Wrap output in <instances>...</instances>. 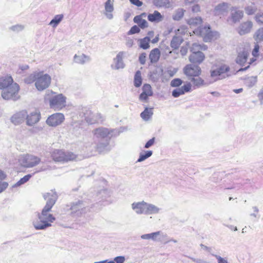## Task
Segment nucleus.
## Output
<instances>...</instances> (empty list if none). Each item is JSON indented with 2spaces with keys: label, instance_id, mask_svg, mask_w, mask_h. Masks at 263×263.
Returning a JSON list of instances; mask_svg holds the SVG:
<instances>
[{
  "label": "nucleus",
  "instance_id": "obj_56",
  "mask_svg": "<svg viewBox=\"0 0 263 263\" xmlns=\"http://www.w3.org/2000/svg\"><path fill=\"white\" fill-rule=\"evenodd\" d=\"M181 88L182 89V90L183 91V93L189 92L191 89V84L189 83L181 87Z\"/></svg>",
  "mask_w": 263,
  "mask_h": 263
},
{
  "label": "nucleus",
  "instance_id": "obj_9",
  "mask_svg": "<svg viewBox=\"0 0 263 263\" xmlns=\"http://www.w3.org/2000/svg\"><path fill=\"white\" fill-rule=\"evenodd\" d=\"M37 79L35 83L36 89L42 91L49 87L51 83V78L48 74H43V72H37Z\"/></svg>",
  "mask_w": 263,
  "mask_h": 263
},
{
  "label": "nucleus",
  "instance_id": "obj_37",
  "mask_svg": "<svg viewBox=\"0 0 263 263\" xmlns=\"http://www.w3.org/2000/svg\"><path fill=\"white\" fill-rule=\"evenodd\" d=\"M33 176V174H28L25 175L23 178H21L19 181H18L16 183H15L12 187H16L21 186L22 184H24L26 182H27Z\"/></svg>",
  "mask_w": 263,
  "mask_h": 263
},
{
  "label": "nucleus",
  "instance_id": "obj_42",
  "mask_svg": "<svg viewBox=\"0 0 263 263\" xmlns=\"http://www.w3.org/2000/svg\"><path fill=\"white\" fill-rule=\"evenodd\" d=\"M223 174L221 172H217L213 174L211 178V180L213 182L218 183L222 180Z\"/></svg>",
  "mask_w": 263,
  "mask_h": 263
},
{
  "label": "nucleus",
  "instance_id": "obj_64",
  "mask_svg": "<svg viewBox=\"0 0 263 263\" xmlns=\"http://www.w3.org/2000/svg\"><path fill=\"white\" fill-rule=\"evenodd\" d=\"M191 259L196 263H210L200 258H192Z\"/></svg>",
  "mask_w": 263,
  "mask_h": 263
},
{
  "label": "nucleus",
  "instance_id": "obj_45",
  "mask_svg": "<svg viewBox=\"0 0 263 263\" xmlns=\"http://www.w3.org/2000/svg\"><path fill=\"white\" fill-rule=\"evenodd\" d=\"M98 116H99V115L96 116L90 112V116H85V120L88 123L92 124L97 122V118Z\"/></svg>",
  "mask_w": 263,
  "mask_h": 263
},
{
  "label": "nucleus",
  "instance_id": "obj_32",
  "mask_svg": "<svg viewBox=\"0 0 263 263\" xmlns=\"http://www.w3.org/2000/svg\"><path fill=\"white\" fill-rule=\"evenodd\" d=\"M153 4L158 8L171 7L170 0H153Z\"/></svg>",
  "mask_w": 263,
  "mask_h": 263
},
{
  "label": "nucleus",
  "instance_id": "obj_52",
  "mask_svg": "<svg viewBox=\"0 0 263 263\" xmlns=\"http://www.w3.org/2000/svg\"><path fill=\"white\" fill-rule=\"evenodd\" d=\"M183 94H184L183 91L181 87L176 88L172 91V96L175 98H177Z\"/></svg>",
  "mask_w": 263,
  "mask_h": 263
},
{
  "label": "nucleus",
  "instance_id": "obj_34",
  "mask_svg": "<svg viewBox=\"0 0 263 263\" xmlns=\"http://www.w3.org/2000/svg\"><path fill=\"white\" fill-rule=\"evenodd\" d=\"M245 11L248 15H252L254 14L257 12V8L254 5V3H252L251 5L245 7Z\"/></svg>",
  "mask_w": 263,
  "mask_h": 263
},
{
  "label": "nucleus",
  "instance_id": "obj_4",
  "mask_svg": "<svg viewBox=\"0 0 263 263\" xmlns=\"http://www.w3.org/2000/svg\"><path fill=\"white\" fill-rule=\"evenodd\" d=\"M44 100L49 103L50 108L54 110H60L66 106V97L62 93L56 94L52 91L46 92Z\"/></svg>",
  "mask_w": 263,
  "mask_h": 263
},
{
  "label": "nucleus",
  "instance_id": "obj_6",
  "mask_svg": "<svg viewBox=\"0 0 263 263\" xmlns=\"http://www.w3.org/2000/svg\"><path fill=\"white\" fill-rule=\"evenodd\" d=\"M132 209L137 215H153L159 213L160 209L154 204L144 201L134 202L131 204Z\"/></svg>",
  "mask_w": 263,
  "mask_h": 263
},
{
  "label": "nucleus",
  "instance_id": "obj_5",
  "mask_svg": "<svg viewBox=\"0 0 263 263\" xmlns=\"http://www.w3.org/2000/svg\"><path fill=\"white\" fill-rule=\"evenodd\" d=\"M89 202L84 200H79L66 205V210L70 211V215L73 217L82 216L89 211Z\"/></svg>",
  "mask_w": 263,
  "mask_h": 263
},
{
  "label": "nucleus",
  "instance_id": "obj_3",
  "mask_svg": "<svg viewBox=\"0 0 263 263\" xmlns=\"http://www.w3.org/2000/svg\"><path fill=\"white\" fill-rule=\"evenodd\" d=\"M0 89L2 91V97L5 100H17L19 98L18 92L20 89L19 85L13 82L11 76H5L0 78Z\"/></svg>",
  "mask_w": 263,
  "mask_h": 263
},
{
  "label": "nucleus",
  "instance_id": "obj_40",
  "mask_svg": "<svg viewBox=\"0 0 263 263\" xmlns=\"http://www.w3.org/2000/svg\"><path fill=\"white\" fill-rule=\"evenodd\" d=\"M63 14L56 15L50 21L49 24L52 25L53 27H56L63 18Z\"/></svg>",
  "mask_w": 263,
  "mask_h": 263
},
{
  "label": "nucleus",
  "instance_id": "obj_19",
  "mask_svg": "<svg viewBox=\"0 0 263 263\" xmlns=\"http://www.w3.org/2000/svg\"><path fill=\"white\" fill-rule=\"evenodd\" d=\"M229 10V5L227 3H222L218 4L214 9V13L216 15H223L227 13Z\"/></svg>",
  "mask_w": 263,
  "mask_h": 263
},
{
  "label": "nucleus",
  "instance_id": "obj_53",
  "mask_svg": "<svg viewBox=\"0 0 263 263\" xmlns=\"http://www.w3.org/2000/svg\"><path fill=\"white\" fill-rule=\"evenodd\" d=\"M255 20L258 24L263 25V13H257L255 16Z\"/></svg>",
  "mask_w": 263,
  "mask_h": 263
},
{
  "label": "nucleus",
  "instance_id": "obj_51",
  "mask_svg": "<svg viewBox=\"0 0 263 263\" xmlns=\"http://www.w3.org/2000/svg\"><path fill=\"white\" fill-rule=\"evenodd\" d=\"M140 31V29L139 27L138 26H137V25H134L133 27H132L128 31L127 34L132 35V34H134L135 33H139Z\"/></svg>",
  "mask_w": 263,
  "mask_h": 263
},
{
  "label": "nucleus",
  "instance_id": "obj_43",
  "mask_svg": "<svg viewBox=\"0 0 263 263\" xmlns=\"http://www.w3.org/2000/svg\"><path fill=\"white\" fill-rule=\"evenodd\" d=\"M257 82V76H251L246 79V84L249 87H253Z\"/></svg>",
  "mask_w": 263,
  "mask_h": 263
},
{
  "label": "nucleus",
  "instance_id": "obj_21",
  "mask_svg": "<svg viewBox=\"0 0 263 263\" xmlns=\"http://www.w3.org/2000/svg\"><path fill=\"white\" fill-rule=\"evenodd\" d=\"M113 3L114 0H107L105 3V15L109 20L113 18V15L111 13L114 10Z\"/></svg>",
  "mask_w": 263,
  "mask_h": 263
},
{
  "label": "nucleus",
  "instance_id": "obj_55",
  "mask_svg": "<svg viewBox=\"0 0 263 263\" xmlns=\"http://www.w3.org/2000/svg\"><path fill=\"white\" fill-rule=\"evenodd\" d=\"M146 54L145 52H143L140 54L139 57V61L142 65H144L146 62Z\"/></svg>",
  "mask_w": 263,
  "mask_h": 263
},
{
  "label": "nucleus",
  "instance_id": "obj_48",
  "mask_svg": "<svg viewBox=\"0 0 263 263\" xmlns=\"http://www.w3.org/2000/svg\"><path fill=\"white\" fill-rule=\"evenodd\" d=\"M37 72L30 74L29 77L25 78V82L27 84H31L33 82H36L37 79Z\"/></svg>",
  "mask_w": 263,
  "mask_h": 263
},
{
  "label": "nucleus",
  "instance_id": "obj_44",
  "mask_svg": "<svg viewBox=\"0 0 263 263\" xmlns=\"http://www.w3.org/2000/svg\"><path fill=\"white\" fill-rule=\"evenodd\" d=\"M254 38L257 42H260L263 41V27L258 29L256 31Z\"/></svg>",
  "mask_w": 263,
  "mask_h": 263
},
{
  "label": "nucleus",
  "instance_id": "obj_10",
  "mask_svg": "<svg viewBox=\"0 0 263 263\" xmlns=\"http://www.w3.org/2000/svg\"><path fill=\"white\" fill-rule=\"evenodd\" d=\"M20 161L24 167L31 168L39 164L41 162V159L37 156L27 154L22 156Z\"/></svg>",
  "mask_w": 263,
  "mask_h": 263
},
{
  "label": "nucleus",
  "instance_id": "obj_61",
  "mask_svg": "<svg viewBox=\"0 0 263 263\" xmlns=\"http://www.w3.org/2000/svg\"><path fill=\"white\" fill-rule=\"evenodd\" d=\"M213 255L217 259L218 263H229L226 259L221 257L220 256H218L217 255Z\"/></svg>",
  "mask_w": 263,
  "mask_h": 263
},
{
  "label": "nucleus",
  "instance_id": "obj_15",
  "mask_svg": "<svg viewBox=\"0 0 263 263\" xmlns=\"http://www.w3.org/2000/svg\"><path fill=\"white\" fill-rule=\"evenodd\" d=\"M41 119V114L36 111L31 112L26 116V124L28 126H32L37 123Z\"/></svg>",
  "mask_w": 263,
  "mask_h": 263
},
{
  "label": "nucleus",
  "instance_id": "obj_58",
  "mask_svg": "<svg viewBox=\"0 0 263 263\" xmlns=\"http://www.w3.org/2000/svg\"><path fill=\"white\" fill-rule=\"evenodd\" d=\"M151 96L148 95L147 93H145V92H142L139 96V100L141 101H147L148 97H151Z\"/></svg>",
  "mask_w": 263,
  "mask_h": 263
},
{
  "label": "nucleus",
  "instance_id": "obj_62",
  "mask_svg": "<svg viewBox=\"0 0 263 263\" xmlns=\"http://www.w3.org/2000/svg\"><path fill=\"white\" fill-rule=\"evenodd\" d=\"M8 186V183L6 182L0 181V193L3 192Z\"/></svg>",
  "mask_w": 263,
  "mask_h": 263
},
{
  "label": "nucleus",
  "instance_id": "obj_1",
  "mask_svg": "<svg viewBox=\"0 0 263 263\" xmlns=\"http://www.w3.org/2000/svg\"><path fill=\"white\" fill-rule=\"evenodd\" d=\"M43 197L47 201L46 205L41 213H37V218L32 222L33 227L37 230L46 229L51 227V223L55 220V218L49 212L58 199L57 193L51 191L50 193L44 194Z\"/></svg>",
  "mask_w": 263,
  "mask_h": 263
},
{
  "label": "nucleus",
  "instance_id": "obj_22",
  "mask_svg": "<svg viewBox=\"0 0 263 263\" xmlns=\"http://www.w3.org/2000/svg\"><path fill=\"white\" fill-rule=\"evenodd\" d=\"M249 53L248 51L243 50L238 53L236 59V62L239 65L242 66L246 63Z\"/></svg>",
  "mask_w": 263,
  "mask_h": 263
},
{
  "label": "nucleus",
  "instance_id": "obj_38",
  "mask_svg": "<svg viewBox=\"0 0 263 263\" xmlns=\"http://www.w3.org/2000/svg\"><path fill=\"white\" fill-rule=\"evenodd\" d=\"M134 85L136 87H139L142 84V78L140 71L136 72L134 76Z\"/></svg>",
  "mask_w": 263,
  "mask_h": 263
},
{
  "label": "nucleus",
  "instance_id": "obj_47",
  "mask_svg": "<svg viewBox=\"0 0 263 263\" xmlns=\"http://www.w3.org/2000/svg\"><path fill=\"white\" fill-rule=\"evenodd\" d=\"M142 92L148 94V95L153 96V92L152 90V87L149 84H145L142 87Z\"/></svg>",
  "mask_w": 263,
  "mask_h": 263
},
{
  "label": "nucleus",
  "instance_id": "obj_16",
  "mask_svg": "<svg viewBox=\"0 0 263 263\" xmlns=\"http://www.w3.org/2000/svg\"><path fill=\"white\" fill-rule=\"evenodd\" d=\"M253 27V23L250 21H247L246 22L241 23L238 27V33L241 35H245L249 33Z\"/></svg>",
  "mask_w": 263,
  "mask_h": 263
},
{
  "label": "nucleus",
  "instance_id": "obj_30",
  "mask_svg": "<svg viewBox=\"0 0 263 263\" xmlns=\"http://www.w3.org/2000/svg\"><path fill=\"white\" fill-rule=\"evenodd\" d=\"M183 41V39L182 36H174L171 42V47L174 49H177Z\"/></svg>",
  "mask_w": 263,
  "mask_h": 263
},
{
  "label": "nucleus",
  "instance_id": "obj_31",
  "mask_svg": "<svg viewBox=\"0 0 263 263\" xmlns=\"http://www.w3.org/2000/svg\"><path fill=\"white\" fill-rule=\"evenodd\" d=\"M219 36V33L217 31H212L211 29L208 31L203 40L205 42H211L213 40L217 39Z\"/></svg>",
  "mask_w": 263,
  "mask_h": 263
},
{
  "label": "nucleus",
  "instance_id": "obj_35",
  "mask_svg": "<svg viewBox=\"0 0 263 263\" xmlns=\"http://www.w3.org/2000/svg\"><path fill=\"white\" fill-rule=\"evenodd\" d=\"M207 47L205 45H203L202 46L197 43H194L192 44V47H191L190 50L192 52L197 53V52H202L200 51V50H205Z\"/></svg>",
  "mask_w": 263,
  "mask_h": 263
},
{
  "label": "nucleus",
  "instance_id": "obj_49",
  "mask_svg": "<svg viewBox=\"0 0 263 263\" xmlns=\"http://www.w3.org/2000/svg\"><path fill=\"white\" fill-rule=\"evenodd\" d=\"M24 29V26L22 25L17 24L12 26L10 29L14 32H18Z\"/></svg>",
  "mask_w": 263,
  "mask_h": 263
},
{
  "label": "nucleus",
  "instance_id": "obj_28",
  "mask_svg": "<svg viewBox=\"0 0 263 263\" xmlns=\"http://www.w3.org/2000/svg\"><path fill=\"white\" fill-rule=\"evenodd\" d=\"M209 29H211V27L209 25H205L204 27L200 26L197 29H195L194 31V33L197 35L202 37L203 39Z\"/></svg>",
  "mask_w": 263,
  "mask_h": 263
},
{
  "label": "nucleus",
  "instance_id": "obj_2",
  "mask_svg": "<svg viewBox=\"0 0 263 263\" xmlns=\"http://www.w3.org/2000/svg\"><path fill=\"white\" fill-rule=\"evenodd\" d=\"M92 133L96 148L98 152L102 153L110 150L111 147L109 144L110 138L119 136L120 132L117 129L101 127L94 129Z\"/></svg>",
  "mask_w": 263,
  "mask_h": 263
},
{
  "label": "nucleus",
  "instance_id": "obj_24",
  "mask_svg": "<svg viewBox=\"0 0 263 263\" xmlns=\"http://www.w3.org/2000/svg\"><path fill=\"white\" fill-rule=\"evenodd\" d=\"M160 57V51L158 48H156L152 50L149 54L151 63L152 64L157 63L159 61Z\"/></svg>",
  "mask_w": 263,
  "mask_h": 263
},
{
  "label": "nucleus",
  "instance_id": "obj_63",
  "mask_svg": "<svg viewBox=\"0 0 263 263\" xmlns=\"http://www.w3.org/2000/svg\"><path fill=\"white\" fill-rule=\"evenodd\" d=\"M129 2L131 4L138 7H140L143 5L142 2L140 0H129Z\"/></svg>",
  "mask_w": 263,
  "mask_h": 263
},
{
  "label": "nucleus",
  "instance_id": "obj_12",
  "mask_svg": "<svg viewBox=\"0 0 263 263\" xmlns=\"http://www.w3.org/2000/svg\"><path fill=\"white\" fill-rule=\"evenodd\" d=\"M166 237H167L166 234H164L161 231H157L149 234H143L141 236V238L146 240L151 239L154 241L162 242Z\"/></svg>",
  "mask_w": 263,
  "mask_h": 263
},
{
  "label": "nucleus",
  "instance_id": "obj_20",
  "mask_svg": "<svg viewBox=\"0 0 263 263\" xmlns=\"http://www.w3.org/2000/svg\"><path fill=\"white\" fill-rule=\"evenodd\" d=\"M205 56L203 52L192 53L189 57L190 61L193 64H199L204 60Z\"/></svg>",
  "mask_w": 263,
  "mask_h": 263
},
{
  "label": "nucleus",
  "instance_id": "obj_26",
  "mask_svg": "<svg viewBox=\"0 0 263 263\" xmlns=\"http://www.w3.org/2000/svg\"><path fill=\"white\" fill-rule=\"evenodd\" d=\"M221 188L224 189L230 190L233 189H239L242 185V183H232L230 181H227L224 180L222 184H220Z\"/></svg>",
  "mask_w": 263,
  "mask_h": 263
},
{
  "label": "nucleus",
  "instance_id": "obj_50",
  "mask_svg": "<svg viewBox=\"0 0 263 263\" xmlns=\"http://www.w3.org/2000/svg\"><path fill=\"white\" fill-rule=\"evenodd\" d=\"M182 81L179 78L173 79L171 82V86L173 87H178L182 83Z\"/></svg>",
  "mask_w": 263,
  "mask_h": 263
},
{
  "label": "nucleus",
  "instance_id": "obj_46",
  "mask_svg": "<svg viewBox=\"0 0 263 263\" xmlns=\"http://www.w3.org/2000/svg\"><path fill=\"white\" fill-rule=\"evenodd\" d=\"M184 10L182 9H179L176 11L174 15L173 16V20L175 21H179L184 15Z\"/></svg>",
  "mask_w": 263,
  "mask_h": 263
},
{
  "label": "nucleus",
  "instance_id": "obj_13",
  "mask_svg": "<svg viewBox=\"0 0 263 263\" xmlns=\"http://www.w3.org/2000/svg\"><path fill=\"white\" fill-rule=\"evenodd\" d=\"M64 119V116L62 113L53 114L47 118L46 123L50 126H57L61 124Z\"/></svg>",
  "mask_w": 263,
  "mask_h": 263
},
{
  "label": "nucleus",
  "instance_id": "obj_36",
  "mask_svg": "<svg viewBox=\"0 0 263 263\" xmlns=\"http://www.w3.org/2000/svg\"><path fill=\"white\" fill-rule=\"evenodd\" d=\"M193 83L194 86L199 87L203 85L204 81L199 76L192 77L189 78Z\"/></svg>",
  "mask_w": 263,
  "mask_h": 263
},
{
  "label": "nucleus",
  "instance_id": "obj_33",
  "mask_svg": "<svg viewBox=\"0 0 263 263\" xmlns=\"http://www.w3.org/2000/svg\"><path fill=\"white\" fill-rule=\"evenodd\" d=\"M139 42V46L141 48L146 50L149 48L150 38L149 37L146 36L143 39H140Z\"/></svg>",
  "mask_w": 263,
  "mask_h": 263
},
{
  "label": "nucleus",
  "instance_id": "obj_41",
  "mask_svg": "<svg viewBox=\"0 0 263 263\" xmlns=\"http://www.w3.org/2000/svg\"><path fill=\"white\" fill-rule=\"evenodd\" d=\"M202 23V18L201 17H195L191 18L187 21V24L190 26H196Z\"/></svg>",
  "mask_w": 263,
  "mask_h": 263
},
{
  "label": "nucleus",
  "instance_id": "obj_17",
  "mask_svg": "<svg viewBox=\"0 0 263 263\" xmlns=\"http://www.w3.org/2000/svg\"><path fill=\"white\" fill-rule=\"evenodd\" d=\"M231 18L233 23L239 22L243 17V11L239 10L236 7L231 9Z\"/></svg>",
  "mask_w": 263,
  "mask_h": 263
},
{
  "label": "nucleus",
  "instance_id": "obj_18",
  "mask_svg": "<svg viewBox=\"0 0 263 263\" xmlns=\"http://www.w3.org/2000/svg\"><path fill=\"white\" fill-rule=\"evenodd\" d=\"M27 112L22 110L14 114L11 118V122L15 124H18L22 123L25 119H26Z\"/></svg>",
  "mask_w": 263,
  "mask_h": 263
},
{
  "label": "nucleus",
  "instance_id": "obj_60",
  "mask_svg": "<svg viewBox=\"0 0 263 263\" xmlns=\"http://www.w3.org/2000/svg\"><path fill=\"white\" fill-rule=\"evenodd\" d=\"M155 138L154 137L150 140H149L145 144L144 148H148L151 146H152L155 142Z\"/></svg>",
  "mask_w": 263,
  "mask_h": 263
},
{
  "label": "nucleus",
  "instance_id": "obj_27",
  "mask_svg": "<svg viewBox=\"0 0 263 263\" xmlns=\"http://www.w3.org/2000/svg\"><path fill=\"white\" fill-rule=\"evenodd\" d=\"M153 115V108L146 107L144 110L140 114L141 118L145 121H148Z\"/></svg>",
  "mask_w": 263,
  "mask_h": 263
},
{
  "label": "nucleus",
  "instance_id": "obj_14",
  "mask_svg": "<svg viewBox=\"0 0 263 263\" xmlns=\"http://www.w3.org/2000/svg\"><path fill=\"white\" fill-rule=\"evenodd\" d=\"M124 52L123 51L119 52L116 57L114 59V64L111 65L112 69L118 70L123 69L125 67V64L123 62V58Z\"/></svg>",
  "mask_w": 263,
  "mask_h": 263
},
{
  "label": "nucleus",
  "instance_id": "obj_57",
  "mask_svg": "<svg viewBox=\"0 0 263 263\" xmlns=\"http://www.w3.org/2000/svg\"><path fill=\"white\" fill-rule=\"evenodd\" d=\"M256 60V58H253L250 59V62H249V65L247 67H245V68H241L238 70V72L239 71H243L247 70L249 67L250 65L252 64L253 63H254Z\"/></svg>",
  "mask_w": 263,
  "mask_h": 263
},
{
  "label": "nucleus",
  "instance_id": "obj_54",
  "mask_svg": "<svg viewBox=\"0 0 263 263\" xmlns=\"http://www.w3.org/2000/svg\"><path fill=\"white\" fill-rule=\"evenodd\" d=\"M259 50V45L258 44H256L255 45L254 48L252 52V54L254 57L257 58L258 57Z\"/></svg>",
  "mask_w": 263,
  "mask_h": 263
},
{
  "label": "nucleus",
  "instance_id": "obj_25",
  "mask_svg": "<svg viewBox=\"0 0 263 263\" xmlns=\"http://www.w3.org/2000/svg\"><path fill=\"white\" fill-rule=\"evenodd\" d=\"M147 19L151 22L159 23L162 20L163 16L159 12L155 10L153 13L148 15Z\"/></svg>",
  "mask_w": 263,
  "mask_h": 263
},
{
  "label": "nucleus",
  "instance_id": "obj_39",
  "mask_svg": "<svg viewBox=\"0 0 263 263\" xmlns=\"http://www.w3.org/2000/svg\"><path fill=\"white\" fill-rule=\"evenodd\" d=\"M152 154L153 152L152 151H145L144 153H140L139 157L137 160V162H140L144 161L148 158L150 157Z\"/></svg>",
  "mask_w": 263,
  "mask_h": 263
},
{
  "label": "nucleus",
  "instance_id": "obj_7",
  "mask_svg": "<svg viewBox=\"0 0 263 263\" xmlns=\"http://www.w3.org/2000/svg\"><path fill=\"white\" fill-rule=\"evenodd\" d=\"M230 70V67L226 64H221L216 69L211 70V77L215 81L222 80L231 76L229 73Z\"/></svg>",
  "mask_w": 263,
  "mask_h": 263
},
{
  "label": "nucleus",
  "instance_id": "obj_8",
  "mask_svg": "<svg viewBox=\"0 0 263 263\" xmlns=\"http://www.w3.org/2000/svg\"><path fill=\"white\" fill-rule=\"evenodd\" d=\"M51 156L54 161L60 162H66L73 160L76 158V155L72 152H65L59 149L54 150L52 152Z\"/></svg>",
  "mask_w": 263,
  "mask_h": 263
},
{
  "label": "nucleus",
  "instance_id": "obj_23",
  "mask_svg": "<svg viewBox=\"0 0 263 263\" xmlns=\"http://www.w3.org/2000/svg\"><path fill=\"white\" fill-rule=\"evenodd\" d=\"M90 61V57L84 53H82L81 54H75L73 57V62L79 64L83 65Z\"/></svg>",
  "mask_w": 263,
  "mask_h": 263
},
{
  "label": "nucleus",
  "instance_id": "obj_11",
  "mask_svg": "<svg viewBox=\"0 0 263 263\" xmlns=\"http://www.w3.org/2000/svg\"><path fill=\"white\" fill-rule=\"evenodd\" d=\"M184 74L188 77L189 78L195 76H199L201 74V70L200 67L194 64H188L183 68Z\"/></svg>",
  "mask_w": 263,
  "mask_h": 263
},
{
  "label": "nucleus",
  "instance_id": "obj_29",
  "mask_svg": "<svg viewBox=\"0 0 263 263\" xmlns=\"http://www.w3.org/2000/svg\"><path fill=\"white\" fill-rule=\"evenodd\" d=\"M133 21L134 23L138 25L139 27L142 29H144L148 27L147 22L145 20L143 19L141 15L135 16Z\"/></svg>",
  "mask_w": 263,
  "mask_h": 263
},
{
  "label": "nucleus",
  "instance_id": "obj_59",
  "mask_svg": "<svg viewBox=\"0 0 263 263\" xmlns=\"http://www.w3.org/2000/svg\"><path fill=\"white\" fill-rule=\"evenodd\" d=\"M125 258L123 256H117L114 258V262L116 263H123L125 261Z\"/></svg>",
  "mask_w": 263,
  "mask_h": 263
}]
</instances>
